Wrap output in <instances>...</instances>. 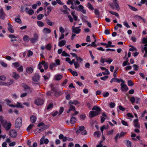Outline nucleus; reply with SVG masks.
Listing matches in <instances>:
<instances>
[{"mask_svg": "<svg viewBox=\"0 0 147 147\" xmlns=\"http://www.w3.org/2000/svg\"><path fill=\"white\" fill-rule=\"evenodd\" d=\"M53 107V103H51L50 104H49L47 106V110H49L52 109Z\"/></svg>", "mask_w": 147, "mask_h": 147, "instance_id": "c9c22d12", "label": "nucleus"}, {"mask_svg": "<svg viewBox=\"0 0 147 147\" xmlns=\"http://www.w3.org/2000/svg\"><path fill=\"white\" fill-rule=\"evenodd\" d=\"M17 18H16L15 20L16 22L20 24L22 23V21L20 19V16L18 15L17 16Z\"/></svg>", "mask_w": 147, "mask_h": 147, "instance_id": "b1692460", "label": "nucleus"}, {"mask_svg": "<svg viewBox=\"0 0 147 147\" xmlns=\"http://www.w3.org/2000/svg\"><path fill=\"white\" fill-rule=\"evenodd\" d=\"M8 31L11 33H13L14 32V30L13 28V26L9 23L8 24Z\"/></svg>", "mask_w": 147, "mask_h": 147, "instance_id": "412c9836", "label": "nucleus"}, {"mask_svg": "<svg viewBox=\"0 0 147 147\" xmlns=\"http://www.w3.org/2000/svg\"><path fill=\"white\" fill-rule=\"evenodd\" d=\"M113 61V60L111 58H108L107 60L105 61L109 64H110Z\"/></svg>", "mask_w": 147, "mask_h": 147, "instance_id": "864d4df0", "label": "nucleus"}, {"mask_svg": "<svg viewBox=\"0 0 147 147\" xmlns=\"http://www.w3.org/2000/svg\"><path fill=\"white\" fill-rule=\"evenodd\" d=\"M76 60L77 61V62H78V63H79L82 62L83 61V60L80 57H77V58H76Z\"/></svg>", "mask_w": 147, "mask_h": 147, "instance_id": "f704fd0d", "label": "nucleus"}, {"mask_svg": "<svg viewBox=\"0 0 147 147\" xmlns=\"http://www.w3.org/2000/svg\"><path fill=\"white\" fill-rule=\"evenodd\" d=\"M23 40L26 42H27L30 40V38L29 36L27 35L24 36L23 38Z\"/></svg>", "mask_w": 147, "mask_h": 147, "instance_id": "7c9ffc66", "label": "nucleus"}, {"mask_svg": "<svg viewBox=\"0 0 147 147\" xmlns=\"http://www.w3.org/2000/svg\"><path fill=\"white\" fill-rule=\"evenodd\" d=\"M66 43L65 40H62L59 42L58 45L60 47H62L65 45Z\"/></svg>", "mask_w": 147, "mask_h": 147, "instance_id": "393cba45", "label": "nucleus"}, {"mask_svg": "<svg viewBox=\"0 0 147 147\" xmlns=\"http://www.w3.org/2000/svg\"><path fill=\"white\" fill-rule=\"evenodd\" d=\"M10 136L12 138H14L16 137L17 135L16 131L15 130H11L9 132Z\"/></svg>", "mask_w": 147, "mask_h": 147, "instance_id": "1a4fd4ad", "label": "nucleus"}, {"mask_svg": "<svg viewBox=\"0 0 147 147\" xmlns=\"http://www.w3.org/2000/svg\"><path fill=\"white\" fill-rule=\"evenodd\" d=\"M26 12L30 15L33 14L34 12V11L32 9H30L28 11H26Z\"/></svg>", "mask_w": 147, "mask_h": 147, "instance_id": "de8ad7c7", "label": "nucleus"}, {"mask_svg": "<svg viewBox=\"0 0 147 147\" xmlns=\"http://www.w3.org/2000/svg\"><path fill=\"white\" fill-rule=\"evenodd\" d=\"M64 110V108L63 107H62L60 108L59 111V113L58 114V115H59L61 114V113H62V112H63Z\"/></svg>", "mask_w": 147, "mask_h": 147, "instance_id": "e2e57ef3", "label": "nucleus"}, {"mask_svg": "<svg viewBox=\"0 0 147 147\" xmlns=\"http://www.w3.org/2000/svg\"><path fill=\"white\" fill-rule=\"evenodd\" d=\"M40 78V76L38 73L35 74L34 76L32 78L33 80L35 82H38Z\"/></svg>", "mask_w": 147, "mask_h": 147, "instance_id": "4468645a", "label": "nucleus"}, {"mask_svg": "<svg viewBox=\"0 0 147 147\" xmlns=\"http://www.w3.org/2000/svg\"><path fill=\"white\" fill-rule=\"evenodd\" d=\"M109 95V93L108 92H104L102 94V95L105 97H108Z\"/></svg>", "mask_w": 147, "mask_h": 147, "instance_id": "13d9d810", "label": "nucleus"}, {"mask_svg": "<svg viewBox=\"0 0 147 147\" xmlns=\"http://www.w3.org/2000/svg\"><path fill=\"white\" fill-rule=\"evenodd\" d=\"M6 79L5 77L4 76H2L0 77V80L3 81H4ZM4 85L9 86L10 85V83L7 84L5 82H0V85Z\"/></svg>", "mask_w": 147, "mask_h": 147, "instance_id": "9b49d317", "label": "nucleus"}, {"mask_svg": "<svg viewBox=\"0 0 147 147\" xmlns=\"http://www.w3.org/2000/svg\"><path fill=\"white\" fill-rule=\"evenodd\" d=\"M17 104L16 105H11L10 106V107H11L13 108L16 107L17 108H23L24 107V106L22 105L19 102H18Z\"/></svg>", "mask_w": 147, "mask_h": 147, "instance_id": "aec40b11", "label": "nucleus"}, {"mask_svg": "<svg viewBox=\"0 0 147 147\" xmlns=\"http://www.w3.org/2000/svg\"><path fill=\"white\" fill-rule=\"evenodd\" d=\"M5 14L3 11V10L1 8L0 9V18L2 20L5 19Z\"/></svg>", "mask_w": 147, "mask_h": 147, "instance_id": "dca6fc26", "label": "nucleus"}, {"mask_svg": "<svg viewBox=\"0 0 147 147\" xmlns=\"http://www.w3.org/2000/svg\"><path fill=\"white\" fill-rule=\"evenodd\" d=\"M82 18L83 20V21L85 22H88L87 21V18L86 16H82Z\"/></svg>", "mask_w": 147, "mask_h": 147, "instance_id": "a18cd8bd", "label": "nucleus"}, {"mask_svg": "<svg viewBox=\"0 0 147 147\" xmlns=\"http://www.w3.org/2000/svg\"><path fill=\"white\" fill-rule=\"evenodd\" d=\"M124 83L122 82L121 83V89L123 92H126L128 90V88L126 85L124 84Z\"/></svg>", "mask_w": 147, "mask_h": 147, "instance_id": "39448f33", "label": "nucleus"}, {"mask_svg": "<svg viewBox=\"0 0 147 147\" xmlns=\"http://www.w3.org/2000/svg\"><path fill=\"white\" fill-rule=\"evenodd\" d=\"M0 64L4 67H6L7 66V64L3 61H0Z\"/></svg>", "mask_w": 147, "mask_h": 147, "instance_id": "49530a36", "label": "nucleus"}, {"mask_svg": "<svg viewBox=\"0 0 147 147\" xmlns=\"http://www.w3.org/2000/svg\"><path fill=\"white\" fill-rule=\"evenodd\" d=\"M17 69L19 72H22L23 71V68L22 66H20L19 67H17Z\"/></svg>", "mask_w": 147, "mask_h": 147, "instance_id": "8fccbe9b", "label": "nucleus"}, {"mask_svg": "<svg viewBox=\"0 0 147 147\" xmlns=\"http://www.w3.org/2000/svg\"><path fill=\"white\" fill-rule=\"evenodd\" d=\"M102 74L104 75H109L110 74V72L107 69H105V71L104 72H103Z\"/></svg>", "mask_w": 147, "mask_h": 147, "instance_id": "5fc2aeb1", "label": "nucleus"}, {"mask_svg": "<svg viewBox=\"0 0 147 147\" xmlns=\"http://www.w3.org/2000/svg\"><path fill=\"white\" fill-rule=\"evenodd\" d=\"M37 24L40 27H42L44 26V24L42 22L40 21H37Z\"/></svg>", "mask_w": 147, "mask_h": 147, "instance_id": "a19ab883", "label": "nucleus"}, {"mask_svg": "<svg viewBox=\"0 0 147 147\" xmlns=\"http://www.w3.org/2000/svg\"><path fill=\"white\" fill-rule=\"evenodd\" d=\"M115 6L116 9L117 10H119V5L116 2H115Z\"/></svg>", "mask_w": 147, "mask_h": 147, "instance_id": "052dcab7", "label": "nucleus"}, {"mask_svg": "<svg viewBox=\"0 0 147 147\" xmlns=\"http://www.w3.org/2000/svg\"><path fill=\"white\" fill-rule=\"evenodd\" d=\"M44 102L43 100L40 98H38L36 99L34 101L35 104L37 105H43Z\"/></svg>", "mask_w": 147, "mask_h": 147, "instance_id": "0eeeda50", "label": "nucleus"}, {"mask_svg": "<svg viewBox=\"0 0 147 147\" xmlns=\"http://www.w3.org/2000/svg\"><path fill=\"white\" fill-rule=\"evenodd\" d=\"M130 100L132 103H134L135 102V98L134 97H132L130 98Z\"/></svg>", "mask_w": 147, "mask_h": 147, "instance_id": "69168bd1", "label": "nucleus"}, {"mask_svg": "<svg viewBox=\"0 0 147 147\" xmlns=\"http://www.w3.org/2000/svg\"><path fill=\"white\" fill-rule=\"evenodd\" d=\"M22 118L21 117H18L16 120L15 124V127L18 128H20L22 126Z\"/></svg>", "mask_w": 147, "mask_h": 147, "instance_id": "f03ea898", "label": "nucleus"}, {"mask_svg": "<svg viewBox=\"0 0 147 147\" xmlns=\"http://www.w3.org/2000/svg\"><path fill=\"white\" fill-rule=\"evenodd\" d=\"M100 132L99 131H98L95 132L94 134V136L95 137L98 138L100 136Z\"/></svg>", "mask_w": 147, "mask_h": 147, "instance_id": "2f4dec72", "label": "nucleus"}, {"mask_svg": "<svg viewBox=\"0 0 147 147\" xmlns=\"http://www.w3.org/2000/svg\"><path fill=\"white\" fill-rule=\"evenodd\" d=\"M30 119L31 122L32 123H34L36 121V118L35 116L32 115L30 117Z\"/></svg>", "mask_w": 147, "mask_h": 147, "instance_id": "bb28decb", "label": "nucleus"}, {"mask_svg": "<svg viewBox=\"0 0 147 147\" xmlns=\"http://www.w3.org/2000/svg\"><path fill=\"white\" fill-rule=\"evenodd\" d=\"M115 106V104L114 103L111 102L110 104V107L111 108H113Z\"/></svg>", "mask_w": 147, "mask_h": 147, "instance_id": "338daca9", "label": "nucleus"}, {"mask_svg": "<svg viewBox=\"0 0 147 147\" xmlns=\"http://www.w3.org/2000/svg\"><path fill=\"white\" fill-rule=\"evenodd\" d=\"M121 123L122 124L124 125L125 126H128V124L125 121L122 120L121 121Z\"/></svg>", "mask_w": 147, "mask_h": 147, "instance_id": "bf43d9fd", "label": "nucleus"}, {"mask_svg": "<svg viewBox=\"0 0 147 147\" xmlns=\"http://www.w3.org/2000/svg\"><path fill=\"white\" fill-rule=\"evenodd\" d=\"M62 77V75H58L56 76V79L57 80H59Z\"/></svg>", "mask_w": 147, "mask_h": 147, "instance_id": "79ce46f5", "label": "nucleus"}, {"mask_svg": "<svg viewBox=\"0 0 147 147\" xmlns=\"http://www.w3.org/2000/svg\"><path fill=\"white\" fill-rule=\"evenodd\" d=\"M118 27L120 28H121L122 27V25L118 23L114 27V30H117L118 29Z\"/></svg>", "mask_w": 147, "mask_h": 147, "instance_id": "473e14b6", "label": "nucleus"}, {"mask_svg": "<svg viewBox=\"0 0 147 147\" xmlns=\"http://www.w3.org/2000/svg\"><path fill=\"white\" fill-rule=\"evenodd\" d=\"M76 121V118L72 116L71 117L70 119V122L71 124H74Z\"/></svg>", "mask_w": 147, "mask_h": 147, "instance_id": "c756f323", "label": "nucleus"}, {"mask_svg": "<svg viewBox=\"0 0 147 147\" xmlns=\"http://www.w3.org/2000/svg\"><path fill=\"white\" fill-rule=\"evenodd\" d=\"M33 54V52L30 51H29L28 52V57L32 56Z\"/></svg>", "mask_w": 147, "mask_h": 147, "instance_id": "0e129e2a", "label": "nucleus"}, {"mask_svg": "<svg viewBox=\"0 0 147 147\" xmlns=\"http://www.w3.org/2000/svg\"><path fill=\"white\" fill-rule=\"evenodd\" d=\"M142 42L143 44H145L144 46H147V39L145 38H143L142 40Z\"/></svg>", "mask_w": 147, "mask_h": 147, "instance_id": "e433bc0d", "label": "nucleus"}, {"mask_svg": "<svg viewBox=\"0 0 147 147\" xmlns=\"http://www.w3.org/2000/svg\"><path fill=\"white\" fill-rule=\"evenodd\" d=\"M127 84L128 86H131L134 85V84L131 80H129L127 82Z\"/></svg>", "mask_w": 147, "mask_h": 147, "instance_id": "37998d69", "label": "nucleus"}, {"mask_svg": "<svg viewBox=\"0 0 147 147\" xmlns=\"http://www.w3.org/2000/svg\"><path fill=\"white\" fill-rule=\"evenodd\" d=\"M12 76L16 80L20 78L19 75L16 72H13L12 74Z\"/></svg>", "mask_w": 147, "mask_h": 147, "instance_id": "5701e85b", "label": "nucleus"}, {"mask_svg": "<svg viewBox=\"0 0 147 147\" xmlns=\"http://www.w3.org/2000/svg\"><path fill=\"white\" fill-rule=\"evenodd\" d=\"M50 86L52 88V90L51 91V92H52V94L53 95V96H54L57 93V92L56 90L55 89H54V88H53L52 87V84H51L50 85Z\"/></svg>", "mask_w": 147, "mask_h": 147, "instance_id": "c85d7f7f", "label": "nucleus"}, {"mask_svg": "<svg viewBox=\"0 0 147 147\" xmlns=\"http://www.w3.org/2000/svg\"><path fill=\"white\" fill-rule=\"evenodd\" d=\"M39 36L38 34L35 33L33 34V37L30 39V41L32 43H34L38 41Z\"/></svg>", "mask_w": 147, "mask_h": 147, "instance_id": "7ed1b4c3", "label": "nucleus"}, {"mask_svg": "<svg viewBox=\"0 0 147 147\" xmlns=\"http://www.w3.org/2000/svg\"><path fill=\"white\" fill-rule=\"evenodd\" d=\"M129 47H131L129 49V51H136L137 50L136 48L134 47L133 46H131V45H130Z\"/></svg>", "mask_w": 147, "mask_h": 147, "instance_id": "603ef678", "label": "nucleus"}, {"mask_svg": "<svg viewBox=\"0 0 147 147\" xmlns=\"http://www.w3.org/2000/svg\"><path fill=\"white\" fill-rule=\"evenodd\" d=\"M26 70L27 73L31 74L32 73L33 69L31 67H27L26 68Z\"/></svg>", "mask_w": 147, "mask_h": 147, "instance_id": "cd10ccee", "label": "nucleus"}, {"mask_svg": "<svg viewBox=\"0 0 147 147\" xmlns=\"http://www.w3.org/2000/svg\"><path fill=\"white\" fill-rule=\"evenodd\" d=\"M47 22L49 25L51 26H53L52 22H51L49 19H47Z\"/></svg>", "mask_w": 147, "mask_h": 147, "instance_id": "6e6d98bb", "label": "nucleus"}, {"mask_svg": "<svg viewBox=\"0 0 147 147\" xmlns=\"http://www.w3.org/2000/svg\"><path fill=\"white\" fill-rule=\"evenodd\" d=\"M69 105V110L67 111V113H69L71 111H75L76 110L75 107L72 105Z\"/></svg>", "mask_w": 147, "mask_h": 147, "instance_id": "a211bd4d", "label": "nucleus"}, {"mask_svg": "<svg viewBox=\"0 0 147 147\" xmlns=\"http://www.w3.org/2000/svg\"><path fill=\"white\" fill-rule=\"evenodd\" d=\"M45 63V61H42L41 62L39 63L38 65V67L39 69H40L42 67V65H43L42 64Z\"/></svg>", "mask_w": 147, "mask_h": 147, "instance_id": "58836bf2", "label": "nucleus"}, {"mask_svg": "<svg viewBox=\"0 0 147 147\" xmlns=\"http://www.w3.org/2000/svg\"><path fill=\"white\" fill-rule=\"evenodd\" d=\"M113 82H117L118 83H119L120 82H121L123 83H125V81L121 79H119L118 78H112L110 81L111 83H112Z\"/></svg>", "mask_w": 147, "mask_h": 147, "instance_id": "f8f14e48", "label": "nucleus"}, {"mask_svg": "<svg viewBox=\"0 0 147 147\" xmlns=\"http://www.w3.org/2000/svg\"><path fill=\"white\" fill-rule=\"evenodd\" d=\"M44 17V15L42 14H40L38 15L37 16V18L38 20H40L42 19Z\"/></svg>", "mask_w": 147, "mask_h": 147, "instance_id": "ea45409f", "label": "nucleus"}, {"mask_svg": "<svg viewBox=\"0 0 147 147\" xmlns=\"http://www.w3.org/2000/svg\"><path fill=\"white\" fill-rule=\"evenodd\" d=\"M126 143L127 144V146L128 147H131V146L132 142L131 141H129L128 140H126Z\"/></svg>", "mask_w": 147, "mask_h": 147, "instance_id": "72a5a7b5", "label": "nucleus"}, {"mask_svg": "<svg viewBox=\"0 0 147 147\" xmlns=\"http://www.w3.org/2000/svg\"><path fill=\"white\" fill-rule=\"evenodd\" d=\"M34 125L33 124H30L29 126L28 127L27 129V130L28 131H29L30 129H31L32 127Z\"/></svg>", "mask_w": 147, "mask_h": 147, "instance_id": "4d7b16f0", "label": "nucleus"}, {"mask_svg": "<svg viewBox=\"0 0 147 147\" xmlns=\"http://www.w3.org/2000/svg\"><path fill=\"white\" fill-rule=\"evenodd\" d=\"M51 30L50 29L45 28L43 30V32L45 34H49L51 32Z\"/></svg>", "mask_w": 147, "mask_h": 147, "instance_id": "4be33fe9", "label": "nucleus"}, {"mask_svg": "<svg viewBox=\"0 0 147 147\" xmlns=\"http://www.w3.org/2000/svg\"><path fill=\"white\" fill-rule=\"evenodd\" d=\"M46 128V126L45 125L42 127H41L36 129L35 130V131H36L37 133H38L43 131Z\"/></svg>", "mask_w": 147, "mask_h": 147, "instance_id": "f3484780", "label": "nucleus"}, {"mask_svg": "<svg viewBox=\"0 0 147 147\" xmlns=\"http://www.w3.org/2000/svg\"><path fill=\"white\" fill-rule=\"evenodd\" d=\"M11 124L10 123L5 122L3 124V127L6 130H9L11 127Z\"/></svg>", "mask_w": 147, "mask_h": 147, "instance_id": "9d476101", "label": "nucleus"}, {"mask_svg": "<svg viewBox=\"0 0 147 147\" xmlns=\"http://www.w3.org/2000/svg\"><path fill=\"white\" fill-rule=\"evenodd\" d=\"M80 26L75 27L74 26H73L72 27L73 32L76 34L80 33L81 31V29H80Z\"/></svg>", "mask_w": 147, "mask_h": 147, "instance_id": "6e6552de", "label": "nucleus"}, {"mask_svg": "<svg viewBox=\"0 0 147 147\" xmlns=\"http://www.w3.org/2000/svg\"><path fill=\"white\" fill-rule=\"evenodd\" d=\"M92 110L95 111H91L89 113V117L90 118L93 117L100 114L101 109L100 107L98 106H94L92 108Z\"/></svg>", "mask_w": 147, "mask_h": 147, "instance_id": "f257e3e1", "label": "nucleus"}, {"mask_svg": "<svg viewBox=\"0 0 147 147\" xmlns=\"http://www.w3.org/2000/svg\"><path fill=\"white\" fill-rule=\"evenodd\" d=\"M44 66L45 69V70L47 69L48 68V65L47 63L45 61V63L42 64Z\"/></svg>", "mask_w": 147, "mask_h": 147, "instance_id": "3c124183", "label": "nucleus"}, {"mask_svg": "<svg viewBox=\"0 0 147 147\" xmlns=\"http://www.w3.org/2000/svg\"><path fill=\"white\" fill-rule=\"evenodd\" d=\"M130 9L134 11H136L138 9L134 7H132L129 5H128Z\"/></svg>", "mask_w": 147, "mask_h": 147, "instance_id": "09e8293b", "label": "nucleus"}, {"mask_svg": "<svg viewBox=\"0 0 147 147\" xmlns=\"http://www.w3.org/2000/svg\"><path fill=\"white\" fill-rule=\"evenodd\" d=\"M61 55L63 56H65V57H70V55L68 54H67V53L65 52V51H63Z\"/></svg>", "mask_w": 147, "mask_h": 147, "instance_id": "c03bdc74", "label": "nucleus"}, {"mask_svg": "<svg viewBox=\"0 0 147 147\" xmlns=\"http://www.w3.org/2000/svg\"><path fill=\"white\" fill-rule=\"evenodd\" d=\"M87 7L89 9H91L92 10H93L94 9V8L92 7V6L91 4H90V3H88V5H87Z\"/></svg>", "mask_w": 147, "mask_h": 147, "instance_id": "4c0bfd02", "label": "nucleus"}, {"mask_svg": "<svg viewBox=\"0 0 147 147\" xmlns=\"http://www.w3.org/2000/svg\"><path fill=\"white\" fill-rule=\"evenodd\" d=\"M45 136H43L40 139V145H41L44 144V143L45 144H47L49 142V140L47 138L45 139Z\"/></svg>", "mask_w": 147, "mask_h": 147, "instance_id": "20e7f679", "label": "nucleus"}, {"mask_svg": "<svg viewBox=\"0 0 147 147\" xmlns=\"http://www.w3.org/2000/svg\"><path fill=\"white\" fill-rule=\"evenodd\" d=\"M75 60L74 59H73L72 60V61H71L70 63V65H72L73 64H74V65L75 66V68L77 69L80 67V64L79 63H78V62H77V61H75Z\"/></svg>", "mask_w": 147, "mask_h": 147, "instance_id": "ddd939ff", "label": "nucleus"}, {"mask_svg": "<svg viewBox=\"0 0 147 147\" xmlns=\"http://www.w3.org/2000/svg\"><path fill=\"white\" fill-rule=\"evenodd\" d=\"M94 13L96 15H100L99 11L96 9H95L94 10Z\"/></svg>", "mask_w": 147, "mask_h": 147, "instance_id": "774afa93", "label": "nucleus"}, {"mask_svg": "<svg viewBox=\"0 0 147 147\" xmlns=\"http://www.w3.org/2000/svg\"><path fill=\"white\" fill-rule=\"evenodd\" d=\"M8 37L11 39V41L12 42L14 43L15 41L16 40V39L17 38V36H14L12 34H10Z\"/></svg>", "mask_w": 147, "mask_h": 147, "instance_id": "2eb2a0df", "label": "nucleus"}, {"mask_svg": "<svg viewBox=\"0 0 147 147\" xmlns=\"http://www.w3.org/2000/svg\"><path fill=\"white\" fill-rule=\"evenodd\" d=\"M126 133L124 132H121L119 134V133H117L115 138V141L117 142V139L118 138H120L121 137H123L126 134Z\"/></svg>", "mask_w": 147, "mask_h": 147, "instance_id": "423d86ee", "label": "nucleus"}, {"mask_svg": "<svg viewBox=\"0 0 147 147\" xmlns=\"http://www.w3.org/2000/svg\"><path fill=\"white\" fill-rule=\"evenodd\" d=\"M123 24L127 28H130V26L129 25L128 23L126 21H124L123 22Z\"/></svg>", "mask_w": 147, "mask_h": 147, "instance_id": "680f3d73", "label": "nucleus"}, {"mask_svg": "<svg viewBox=\"0 0 147 147\" xmlns=\"http://www.w3.org/2000/svg\"><path fill=\"white\" fill-rule=\"evenodd\" d=\"M138 119H135L133 121L134 125L136 127H140V125L138 124Z\"/></svg>", "mask_w": 147, "mask_h": 147, "instance_id": "6ab92c4d", "label": "nucleus"}, {"mask_svg": "<svg viewBox=\"0 0 147 147\" xmlns=\"http://www.w3.org/2000/svg\"><path fill=\"white\" fill-rule=\"evenodd\" d=\"M79 104V102L76 100H74L73 101H72L71 100H70L69 102V105L74 104L75 105H78Z\"/></svg>", "mask_w": 147, "mask_h": 147, "instance_id": "a878e982", "label": "nucleus"}]
</instances>
